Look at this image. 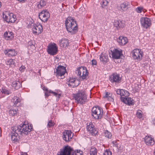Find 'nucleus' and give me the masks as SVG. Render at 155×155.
Wrapping results in <instances>:
<instances>
[{"mask_svg": "<svg viewBox=\"0 0 155 155\" xmlns=\"http://www.w3.org/2000/svg\"><path fill=\"white\" fill-rule=\"evenodd\" d=\"M33 129L32 125L30 126L25 124H21L20 125L15 126L12 127V131L11 133L12 140L14 143L17 142L18 140L19 134L21 135L23 134L27 135Z\"/></svg>", "mask_w": 155, "mask_h": 155, "instance_id": "1", "label": "nucleus"}, {"mask_svg": "<svg viewBox=\"0 0 155 155\" xmlns=\"http://www.w3.org/2000/svg\"><path fill=\"white\" fill-rule=\"evenodd\" d=\"M65 25L67 30L71 34L76 33L78 31L76 21L71 17H68L65 21Z\"/></svg>", "mask_w": 155, "mask_h": 155, "instance_id": "2", "label": "nucleus"}, {"mask_svg": "<svg viewBox=\"0 0 155 155\" xmlns=\"http://www.w3.org/2000/svg\"><path fill=\"white\" fill-rule=\"evenodd\" d=\"M58 155H74V153L75 155H83L82 151L80 150L74 151L72 148L68 145L61 149Z\"/></svg>", "mask_w": 155, "mask_h": 155, "instance_id": "3", "label": "nucleus"}, {"mask_svg": "<svg viewBox=\"0 0 155 155\" xmlns=\"http://www.w3.org/2000/svg\"><path fill=\"white\" fill-rule=\"evenodd\" d=\"M73 97L78 103L80 104H84L88 101L86 94L82 90L79 91L77 94H74Z\"/></svg>", "mask_w": 155, "mask_h": 155, "instance_id": "4", "label": "nucleus"}, {"mask_svg": "<svg viewBox=\"0 0 155 155\" xmlns=\"http://www.w3.org/2000/svg\"><path fill=\"white\" fill-rule=\"evenodd\" d=\"M91 115L95 119L98 120L101 118L103 114V110L99 107H94L91 110Z\"/></svg>", "mask_w": 155, "mask_h": 155, "instance_id": "5", "label": "nucleus"}, {"mask_svg": "<svg viewBox=\"0 0 155 155\" xmlns=\"http://www.w3.org/2000/svg\"><path fill=\"white\" fill-rule=\"evenodd\" d=\"M76 73L82 79H84L86 78L87 76L88 75V72L87 68L85 67H79L76 71Z\"/></svg>", "mask_w": 155, "mask_h": 155, "instance_id": "6", "label": "nucleus"}, {"mask_svg": "<svg viewBox=\"0 0 155 155\" xmlns=\"http://www.w3.org/2000/svg\"><path fill=\"white\" fill-rule=\"evenodd\" d=\"M133 58L137 61H140L142 59L143 52L139 49H135L131 52Z\"/></svg>", "mask_w": 155, "mask_h": 155, "instance_id": "7", "label": "nucleus"}, {"mask_svg": "<svg viewBox=\"0 0 155 155\" xmlns=\"http://www.w3.org/2000/svg\"><path fill=\"white\" fill-rule=\"evenodd\" d=\"M58 48L56 44L53 43L49 45L48 47L47 51L48 53L52 55H54L57 54Z\"/></svg>", "mask_w": 155, "mask_h": 155, "instance_id": "8", "label": "nucleus"}, {"mask_svg": "<svg viewBox=\"0 0 155 155\" xmlns=\"http://www.w3.org/2000/svg\"><path fill=\"white\" fill-rule=\"evenodd\" d=\"M62 138L66 142L70 141L73 137V133L71 130H65L63 132Z\"/></svg>", "mask_w": 155, "mask_h": 155, "instance_id": "9", "label": "nucleus"}, {"mask_svg": "<svg viewBox=\"0 0 155 155\" xmlns=\"http://www.w3.org/2000/svg\"><path fill=\"white\" fill-rule=\"evenodd\" d=\"M38 17L42 21L45 22L48 20L50 17V14L47 10H44L39 13Z\"/></svg>", "mask_w": 155, "mask_h": 155, "instance_id": "10", "label": "nucleus"}, {"mask_svg": "<svg viewBox=\"0 0 155 155\" xmlns=\"http://www.w3.org/2000/svg\"><path fill=\"white\" fill-rule=\"evenodd\" d=\"M87 130L91 133L92 135L95 136L97 134L98 131L97 129L95 127L94 125L91 122L87 123Z\"/></svg>", "mask_w": 155, "mask_h": 155, "instance_id": "11", "label": "nucleus"}, {"mask_svg": "<svg viewBox=\"0 0 155 155\" xmlns=\"http://www.w3.org/2000/svg\"><path fill=\"white\" fill-rule=\"evenodd\" d=\"M140 22L143 27L146 28H148L151 25L150 19L147 17H142L140 19Z\"/></svg>", "mask_w": 155, "mask_h": 155, "instance_id": "12", "label": "nucleus"}, {"mask_svg": "<svg viewBox=\"0 0 155 155\" xmlns=\"http://www.w3.org/2000/svg\"><path fill=\"white\" fill-rule=\"evenodd\" d=\"M66 71L65 67L61 65H59L56 68V71L54 73L56 74L57 77L62 76L64 75Z\"/></svg>", "mask_w": 155, "mask_h": 155, "instance_id": "13", "label": "nucleus"}, {"mask_svg": "<svg viewBox=\"0 0 155 155\" xmlns=\"http://www.w3.org/2000/svg\"><path fill=\"white\" fill-rule=\"evenodd\" d=\"M110 80L112 83L118 84L120 82L121 78L120 77L119 74L117 73H114L111 75Z\"/></svg>", "mask_w": 155, "mask_h": 155, "instance_id": "14", "label": "nucleus"}, {"mask_svg": "<svg viewBox=\"0 0 155 155\" xmlns=\"http://www.w3.org/2000/svg\"><path fill=\"white\" fill-rule=\"evenodd\" d=\"M68 85L72 87L78 86L80 84L79 81L75 78H70L68 81Z\"/></svg>", "mask_w": 155, "mask_h": 155, "instance_id": "15", "label": "nucleus"}, {"mask_svg": "<svg viewBox=\"0 0 155 155\" xmlns=\"http://www.w3.org/2000/svg\"><path fill=\"white\" fill-rule=\"evenodd\" d=\"M43 28L41 25H35L32 28V30L34 34L38 35L42 31Z\"/></svg>", "mask_w": 155, "mask_h": 155, "instance_id": "16", "label": "nucleus"}, {"mask_svg": "<svg viewBox=\"0 0 155 155\" xmlns=\"http://www.w3.org/2000/svg\"><path fill=\"white\" fill-rule=\"evenodd\" d=\"M120 98L122 101L129 105H132L134 104V101L131 97L125 96V97H121Z\"/></svg>", "mask_w": 155, "mask_h": 155, "instance_id": "17", "label": "nucleus"}, {"mask_svg": "<svg viewBox=\"0 0 155 155\" xmlns=\"http://www.w3.org/2000/svg\"><path fill=\"white\" fill-rule=\"evenodd\" d=\"M112 56L114 58L118 59H119L121 55H122L121 50L119 51L117 49H115L113 51H111Z\"/></svg>", "mask_w": 155, "mask_h": 155, "instance_id": "18", "label": "nucleus"}, {"mask_svg": "<svg viewBox=\"0 0 155 155\" xmlns=\"http://www.w3.org/2000/svg\"><path fill=\"white\" fill-rule=\"evenodd\" d=\"M114 25L117 29L123 28L125 24L123 21L120 20H115L114 22Z\"/></svg>", "mask_w": 155, "mask_h": 155, "instance_id": "19", "label": "nucleus"}, {"mask_svg": "<svg viewBox=\"0 0 155 155\" xmlns=\"http://www.w3.org/2000/svg\"><path fill=\"white\" fill-rule=\"evenodd\" d=\"M144 141L147 145H153L155 142L151 136H147L144 138Z\"/></svg>", "mask_w": 155, "mask_h": 155, "instance_id": "20", "label": "nucleus"}, {"mask_svg": "<svg viewBox=\"0 0 155 155\" xmlns=\"http://www.w3.org/2000/svg\"><path fill=\"white\" fill-rule=\"evenodd\" d=\"M69 40L67 39L63 38L59 41V44L61 47L65 48L68 47L69 44Z\"/></svg>", "mask_w": 155, "mask_h": 155, "instance_id": "21", "label": "nucleus"}, {"mask_svg": "<svg viewBox=\"0 0 155 155\" xmlns=\"http://www.w3.org/2000/svg\"><path fill=\"white\" fill-rule=\"evenodd\" d=\"M3 36L4 38L7 40H11L14 38L13 33L12 31H5Z\"/></svg>", "mask_w": 155, "mask_h": 155, "instance_id": "22", "label": "nucleus"}, {"mask_svg": "<svg viewBox=\"0 0 155 155\" xmlns=\"http://www.w3.org/2000/svg\"><path fill=\"white\" fill-rule=\"evenodd\" d=\"M117 42L120 45H124L127 42V39L125 37L120 36L117 39Z\"/></svg>", "mask_w": 155, "mask_h": 155, "instance_id": "23", "label": "nucleus"}, {"mask_svg": "<svg viewBox=\"0 0 155 155\" xmlns=\"http://www.w3.org/2000/svg\"><path fill=\"white\" fill-rule=\"evenodd\" d=\"M4 53L9 57L15 56L17 54V52L14 49L6 50L4 51Z\"/></svg>", "mask_w": 155, "mask_h": 155, "instance_id": "24", "label": "nucleus"}, {"mask_svg": "<svg viewBox=\"0 0 155 155\" xmlns=\"http://www.w3.org/2000/svg\"><path fill=\"white\" fill-rule=\"evenodd\" d=\"M21 82L19 80H16L12 82V86L15 89L18 90L21 87Z\"/></svg>", "mask_w": 155, "mask_h": 155, "instance_id": "25", "label": "nucleus"}, {"mask_svg": "<svg viewBox=\"0 0 155 155\" xmlns=\"http://www.w3.org/2000/svg\"><path fill=\"white\" fill-rule=\"evenodd\" d=\"M108 56L106 54L101 53L100 55V59L103 64H106L109 60Z\"/></svg>", "mask_w": 155, "mask_h": 155, "instance_id": "26", "label": "nucleus"}, {"mask_svg": "<svg viewBox=\"0 0 155 155\" xmlns=\"http://www.w3.org/2000/svg\"><path fill=\"white\" fill-rule=\"evenodd\" d=\"M129 5L130 3L129 2H125L120 4V7L122 10H126L128 8Z\"/></svg>", "mask_w": 155, "mask_h": 155, "instance_id": "27", "label": "nucleus"}, {"mask_svg": "<svg viewBox=\"0 0 155 155\" xmlns=\"http://www.w3.org/2000/svg\"><path fill=\"white\" fill-rule=\"evenodd\" d=\"M20 99L16 96L14 97L11 100L12 102L13 103V106H15L17 104L20 103Z\"/></svg>", "mask_w": 155, "mask_h": 155, "instance_id": "28", "label": "nucleus"}, {"mask_svg": "<svg viewBox=\"0 0 155 155\" xmlns=\"http://www.w3.org/2000/svg\"><path fill=\"white\" fill-rule=\"evenodd\" d=\"M12 16H13V14L12 13L8 14V16L5 15L3 14V19L6 22L8 23H10V21H9V20H10L11 17H12Z\"/></svg>", "mask_w": 155, "mask_h": 155, "instance_id": "29", "label": "nucleus"}, {"mask_svg": "<svg viewBox=\"0 0 155 155\" xmlns=\"http://www.w3.org/2000/svg\"><path fill=\"white\" fill-rule=\"evenodd\" d=\"M35 42L32 41H29L28 44V49H30L31 48L32 50H34L35 49V46L34 45Z\"/></svg>", "mask_w": 155, "mask_h": 155, "instance_id": "30", "label": "nucleus"}, {"mask_svg": "<svg viewBox=\"0 0 155 155\" xmlns=\"http://www.w3.org/2000/svg\"><path fill=\"white\" fill-rule=\"evenodd\" d=\"M7 65H9L10 66L13 67L15 66V60L13 59H10L6 62Z\"/></svg>", "mask_w": 155, "mask_h": 155, "instance_id": "31", "label": "nucleus"}, {"mask_svg": "<svg viewBox=\"0 0 155 155\" xmlns=\"http://www.w3.org/2000/svg\"><path fill=\"white\" fill-rule=\"evenodd\" d=\"M46 5V2L44 0H41L38 4V7L39 9H41L44 7Z\"/></svg>", "mask_w": 155, "mask_h": 155, "instance_id": "32", "label": "nucleus"}, {"mask_svg": "<svg viewBox=\"0 0 155 155\" xmlns=\"http://www.w3.org/2000/svg\"><path fill=\"white\" fill-rule=\"evenodd\" d=\"M111 97V94H110V93L107 92H106L105 96L104 97L110 101H113L114 99Z\"/></svg>", "mask_w": 155, "mask_h": 155, "instance_id": "33", "label": "nucleus"}, {"mask_svg": "<svg viewBox=\"0 0 155 155\" xmlns=\"http://www.w3.org/2000/svg\"><path fill=\"white\" fill-rule=\"evenodd\" d=\"M97 150L95 147L91 148L90 150V155H97Z\"/></svg>", "mask_w": 155, "mask_h": 155, "instance_id": "34", "label": "nucleus"}, {"mask_svg": "<svg viewBox=\"0 0 155 155\" xmlns=\"http://www.w3.org/2000/svg\"><path fill=\"white\" fill-rule=\"evenodd\" d=\"M1 92L2 94L7 95H9L12 93L10 90H8L5 88H2L1 90Z\"/></svg>", "mask_w": 155, "mask_h": 155, "instance_id": "35", "label": "nucleus"}, {"mask_svg": "<svg viewBox=\"0 0 155 155\" xmlns=\"http://www.w3.org/2000/svg\"><path fill=\"white\" fill-rule=\"evenodd\" d=\"M143 112L140 110H138L136 113L137 117L141 120H143Z\"/></svg>", "mask_w": 155, "mask_h": 155, "instance_id": "36", "label": "nucleus"}, {"mask_svg": "<svg viewBox=\"0 0 155 155\" xmlns=\"http://www.w3.org/2000/svg\"><path fill=\"white\" fill-rule=\"evenodd\" d=\"M104 135L105 137L108 139H110L112 137L111 133L107 130H105L104 132Z\"/></svg>", "mask_w": 155, "mask_h": 155, "instance_id": "37", "label": "nucleus"}, {"mask_svg": "<svg viewBox=\"0 0 155 155\" xmlns=\"http://www.w3.org/2000/svg\"><path fill=\"white\" fill-rule=\"evenodd\" d=\"M18 109H11L9 111V114L10 115L15 116L18 113Z\"/></svg>", "mask_w": 155, "mask_h": 155, "instance_id": "38", "label": "nucleus"}, {"mask_svg": "<svg viewBox=\"0 0 155 155\" xmlns=\"http://www.w3.org/2000/svg\"><path fill=\"white\" fill-rule=\"evenodd\" d=\"M109 2V0H103L102 2V7L104 8L107 5Z\"/></svg>", "mask_w": 155, "mask_h": 155, "instance_id": "39", "label": "nucleus"}, {"mask_svg": "<svg viewBox=\"0 0 155 155\" xmlns=\"http://www.w3.org/2000/svg\"><path fill=\"white\" fill-rule=\"evenodd\" d=\"M43 90L46 91L45 93V95L47 97H48L49 95V94L50 93V90L49 91L48 88L45 86L43 87Z\"/></svg>", "mask_w": 155, "mask_h": 155, "instance_id": "40", "label": "nucleus"}, {"mask_svg": "<svg viewBox=\"0 0 155 155\" xmlns=\"http://www.w3.org/2000/svg\"><path fill=\"white\" fill-rule=\"evenodd\" d=\"M16 20L15 15L13 14V16L11 17L10 20H9V21H10V23H14Z\"/></svg>", "mask_w": 155, "mask_h": 155, "instance_id": "41", "label": "nucleus"}, {"mask_svg": "<svg viewBox=\"0 0 155 155\" xmlns=\"http://www.w3.org/2000/svg\"><path fill=\"white\" fill-rule=\"evenodd\" d=\"M55 124V123L52 120H50L48 122V126L49 127H53Z\"/></svg>", "mask_w": 155, "mask_h": 155, "instance_id": "42", "label": "nucleus"}, {"mask_svg": "<svg viewBox=\"0 0 155 155\" xmlns=\"http://www.w3.org/2000/svg\"><path fill=\"white\" fill-rule=\"evenodd\" d=\"M103 155H112V152L109 149H106L103 153Z\"/></svg>", "mask_w": 155, "mask_h": 155, "instance_id": "43", "label": "nucleus"}, {"mask_svg": "<svg viewBox=\"0 0 155 155\" xmlns=\"http://www.w3.org/2000/svg\"><path fill=\"white\" fill-rule=\"evenodd\" d=\"M143 9V7H138L136 9V11L138 13H141Z\"/></svg>", "mask_w": 155, "mask_h": 155, "instance_id": "44", "label": "nucleus"}, {"mask_svg": "<svg viewBox=\"0 0 155 155\" xmlns=\"http://www.w3.org/2000/svg\"><path fill=\"white\" fill-rule=\"evenodd\" d=\"M123 89H117L116 90V92L117 94L118 95H120V97H122V92Z\"/></svg>", "mask_w": 155, "mask_h": 155, "instance_id": "45", "label": "nucleus"}, {"mask_svg": "<svg viewBox=\"0 0 155 155\" xmlns=\"http://www.w3.org/2000/svg\"><path fill=\"white\" fill-rule=\"evenodd\" d=\"M50 93L53 94L55 96L59 98L60 96V94H58L57 93L52 91L50 90Z\"/></svg>", "mask_w": 155, "mask_h": 155, "instance_id": "46", "label": "nucleus"}, {"mask_svg": "<svg viewBox=\"0 0 155 155\" xmlns=\"http://www.w3.org/2000/svg\"><path fill=\"white\" fill-rule=\"evenodd\" d=\"M122 91V97L123 96H124L125 97L126 96L125 95H126V96H129L128 95H127V94H129V92L128 91L124 89H123Z\"/></svg>", "mask_w": 155, "mask_h": 155, "instance_id": "47", "label": "nucleus"}, {"mask_svg": "<svg viewBox=\"0 0 155 155\" xmlns=\"http://www.w3.org/2000/svg\"><path fill=\"white\" fill-rule=\"evenodd\" d=\"M112 143L113 144V146L115 147L117 149H119V147L118 146V144L117 143V142L115 141H114Z\"/></svg>", "mask_w": 155, "mask_h": 155, "instance_id": "48", "label": "nucleus"}, {"mask_svg": "<svg viewBox=\"0 0 155 155\" xmlns=\"http://www.w3.org/2000/svg\"><path fill=\"white\" fill-rule=\"evenodd\" d=\"M25 67L24 66H22L19 68V70L21 72H23L25 69Z\"/></svg>", "mask_w": 155, "mask_h": 155, "instance_id": "49", "label": "nucleus"}, {"mask_svg": "<svg viewBox=\"0 0 155 155\" xmlns=\"http://www.w3.org/2000/svg\"><path fill=\"white\" fill-rule=\"evenodd\" d=\"M97 64V62L96 60L93 59L92 60V64L93 66L96 65Z\"/></svg>", "mask_w": 155, "mask_h": 155, "instance_id": "50", "label": "nucleus"}, {"mask_svg": "<svg viewBox=\"0 0 155 155\" xmlns=\"http://www.w3.org/2000/svg\"><path fill=\"white\" fill-rule=\"evenodd\" d=\"M41 70H39L38 71V73H39V75H41Z\"/></svg>", "mask_w": 155, "mask_h": 155, "instance_id": "51", "label": "nucleus"}, {"mask_svg": "<svg viewBox=\"0 0 155 155\" xmlns=\"http://www.w3.org/2000/svg\"><path fill=\"white\" fill-rule=\"evenodd\" d=\"M153 123L155 125V119L153 120Z\"/></svg>", "mask_w": 155, "mask_h": 155, "instance_id": "52", "label": "nucleus"}, {"mask_svg": "<svg viewBox=\"0 0 155 155\" xmlns=\"http://www.w3.org/2000/svg\"><path fill=\"white\" fill-rule=\"evenodd\" d=\"M1 6H2L1 2H0V8L1 7Z\"/></svg>", "mask_w": 155, "mask_h": 155, "instance_id": "53", "label": "nucleus"}, {"mask_svg": "<svg viewBox=\"0 0 155 155\" xmlns=\"http://www.w3.org/2000/svg\"><path fill=\"white\" fill-rule=\"evenodd\" d=\"M154 155H155V151L154 152Z\"/></svg>", "mask_w": 155, "mask_h": 155, "instance_id": "54", "label": "nucleus"}]
</instances>
